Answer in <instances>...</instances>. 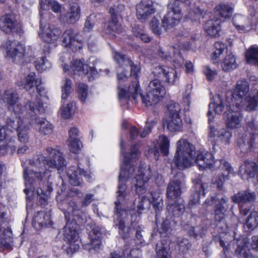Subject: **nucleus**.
I'll use <instances>...</instances> for the list:
<instances>
[{"label":"nucleus","mask_w":258,"mask_h":258,"mask_svg":"<svg viewBox=\"0 0 258 258\" xmlns=\"http://www.w3.org/2000/svg\"><path fill=\"white\" fill-rule=\"evenodd\" d=\"M46 151L48 157L38 155L29 160V164L34 167L33 169H30L28 167L24 168V192L28 201H31L33 199L35 189L37 187L36 181L34 177L41 182L46 173V170L49 169H56L59 170L66 166V161L63 154L58 150L47 147Z\"/></svg>","instance_id":"f257e3e1"},{"label":"nucleus","mask_w":258,"mask_h":258,"mask_svg":"<svg viewBox=\"0 0 258 258\" xmlns=\"http://www.w3.org/2000/svg\"><path fill=\"white\" fill-rule=\"evenodd\" d=\"M140 155V153L139 152L137 147L135 145H133L131 152L126 154L124 156L123 166H121L118 176L117 199L115 202L117 218L114 220V226L121 232H123L125 227V221L129 216L128 211L122 207V206H124L125 199L126 196L125 182L135 171V167L131 165L130 161L138 158Z\"/></svg>","instance_id":"f03ea898"},{"label":"nucleus","mask_w":258,"mask_h":258,"mask_svg":"<svg viewBox=\"0 0 258 258\" xmlns=\"http://www.w3.org/2000/svg\"><path fill=\"white\" fill-rule=\"evenodd\" d=\"M176 145L173 162L177 168L180 170L189 168L195 163L200 170L211 168L214 164L213 155L210 152L199 153L196 158L195 146L185 140H179Z\"/></svg>","instance_id":"7ed1b4c3"},{"label":"nucleus","mask_w":258,"mask_h":258,"mask_svg":"<svg viewBox=\"0 0 258 258\" xmlns=\"http://www.w3.org/2000/svg\"><path fill=\"white\" fill-rule=\"evenodd\" d=\"M68 204L71 209L64 212L66 224L63 228V240L68 245L65 250L71 255L80 247L78 229V225L83 222V213L74 202H70Z\"/></svg>","instance_id":"20e7f679"},{"label":"nucleus","mask_w":258,"mask_h":258,"mask_svg":"<svg viewBox=\"0 0 258 258\" xmlns=\"http://www.w3.org/2000/svg\"><path fill=\"white\" fill-rule=\"evenodd\" d=\"M1 99L6 104L8 109L16 115H22L26 112L24 116L29 117L35 114L37 109L35 108L34 103L27 101L23 104L19 102V95L12 88L5 90L1 95Z\"/></svg>","instance_id":"39448f33"},{"label":"nucleus","mask_w":258,"mask_h":258,"mask_svg":"<svg viewBox=\"0 0 258 258\" xmlns=\"http://www.w3.org/2000/svg\"><path fill=\"white\" fill-rule=\"evenodd\" d=\"M41 79L40 78L36 79L35 74L33 72L29 74L23 80L17 82L18 86L26 91L30 90L35 85L37 92L39 95L37 96L36 98V102L37 104L36 109L40 113H44L47 108L48 98L46 96L45 88L41 86Z\"/></svg>","instance_id":"423d86ee"},{"label":"nucleus","mask_w":258,"mask_h":258,"mask_svg":"<svg viewBox=\"0 0 258 258\" xmlns=\"http://www.w3.org/2000/svg\"><path fill=\"white\" fill-rule=\"evenodd\" d=\"M248 91V82L245 80L238 81L233 92L230 94L231 98L230 99L232 102H234L235 105L237 102H238L242 107L244 101L246 103L247 110L249 111L254 110L258 105V90L256 89L253 90L252 95L249 96L243 100V98L246 96Z\"/></svg>","instance_id":"0eeeda50"},{"label":"nucleus","mask_w":258,"mask_h":258,"mask_svg":"<svg viewBox=\"0 0 258 258\" xmlns=\"http://www.w3.org/2000/svg\"><path fill=\"white\" fill-rule=\"evenodd\" d=\"M0 28L7 34L16 33L21 36L24 33L21 24L18 22L15 15L13 13L7 14L1 17Z\"/></svg>","instance_id":"6e6552de"},{"label":"nucleus","mask_w":258,"mask_h":258,"mask_svg":"<svg viewBox=\"0 0 258 258\" xmlns=\"http://www.w3.org/2000/svg\"><path fill=\"white\" fill-rule=\"evenodd\" d=\"M184 184V175L181 172H178L168 183L166 188L167 200L178 199L181 194V188Z\"/></svg>","instance_id":"1a4fd4ad"},{"label":"nucleus","mask_w":258,"mask_h":258,"mask_svg":"<svg viewBox=\"0 0 258 258\" xmlns=\"http://www.w3.org/2000/svg\"><path fill=\"white\" fill-rule=\"evenodd\" d=\"M152 74L169 85H175L178 82L176 71L172 68L158 66L154 68Z\"/></svg>","instance_id":"9d476101"},{"label":"nucleus","mask_w":258,"mask_h":258,"mask_svg":"<svg viewBox=\"0 0 258 258\" xmlns=\"http://www.w3.org/2000/svg\"><path fill=\"white\" fill-rule=\"evenodd\" d=\"M211 201L214 205V218L220 222L224 219L225 213L229 209L228 199L225 196L219 194L211 197Z\"/></svg>","instance_id":"9b49d317"},{"label":"nucleus","mask_w":258,"mask_h":258,"mask_svg":"<svg viewBox=\"0 0 258 258\" xmlns=\"http://www.w3.org/2000/svg\"><path fill=\"white\" fill-rule=\"evenodd\" d=\"M228 99V96H226V100H224L220 95H216L213 98V100L209 105V110L208 112L209 117H211L212 114V110H214L216 113L221 114L225 106L226 107L227 110H233V108L235 106L234 102H232L231 100Z\"/></svg>","instance_id":"f8f14e48"},{"label":"nucleus","mask_w":258,"mask_h":258,"mask_svg":"<svg viewBox=\"0 0 258 258\" xmlns=\"http://www.w3.org/2000/svg\"><path fill=\"white\" fill-rule=\"evenodd\" d=\"M242 108V105L237 102L233 110H228L224 113L225 123L228 127L234 128L240 126L241 116L240 112Z\"/></svg>","instance_id":"ddd939ff"},{"label":"nucleus","mask_w":258,"mask_h":258,"mask_svg":"<svg viewBox=\"0 0 258 258\" xmlns=\"http://www.w3.org/2000/svg\"><path fill=\"white\" fill-rule=\"evenodd\" d=\"M71 67L73 75L75 76L83 77L86 75H89L90 76L88 78L90 80L91 77L93 78L97 75V71L95 68L89 67L81 60H74Z\"/></svg>","instance_id":"4468645a"},{"label":"nucleus","mask_w":258,"mask_h":258,"mask_svg":"<svg viewBox=\"0 0 258 258\" xmlns=\"http://www.w3.org/2000/svg\"><path fill=\"white\" fill-rule=\"evenodd\" d=\"M151 176L150 168L148 169L141 168L138 171V174L135 178L134 182L136 186V192L142 195L146 192L147 187L146 184Z\"/></svg>","instance_id":"2eb2a0df"},{"label":"nucleus","mask_w":258,"mask_h":258,"mask_svg":"<svg viewBox=\"0 0 258 258\" xmlns=\"http://www.w3.org/2000/svg\"><path fill=\"white\" fill-rule=\"evenodd\" d=\"M256 136H257V134L245 133L239 137L237 141V145L241 152H248L255 147L257 139Z\"/></svg>","instance_id":"dca6fc26"},{"label":"nucleus","mask_w":258,"mask_h":258,"mask_svg":"<svg viewBox=\"0 0 258 258\" xmlns=\"http://www.w3.org/2000/svg\"><path fill=\"white\" fill-rule=\"evenodd\" d=\"M67 176L69 179V182L73 186L80 185L82 181V177L89 179L90 175L81 168L80 163L78 164V167H70L67 170Z\"/></svg>","instance_id":"f3484780"},{"label":"nucleus","mask_w":258,"mask_h":258,"mask_svg":"<svg viewBox=\"0 0 258 258\" xmlns=\"http://www.w3.org/2000/svg\"><path fill=\"white\" fill-rule=\"evenodd\" d=\"M195 186V191L192 192L189 198L188 205L190 208L199 204L201 195L205 196L206 190L208 187L207 183L203 182L198 178L193 180Z\"/></svg>","instance_id":"a211bd4d"},{"label":"nucleus","mask_w":258,"mask_h":258,"mask_svg":"<svg viewBox=\"0 0 258 258\" xmlns=\"http://www.w3.org/2000/svg\"><path fill=\"white\" fill-rule=\"evenodd\" d=\"M137 17L141 22H144L155 12L152 2L149 0H143L136 6Z\"/></svg>","instance_id":"6ab92c4d"},{"label":"nucleus","mask_w":258,"mask_h":258,"mask_svg":"<svg viewBox=\"0 0 258 258\" xmlns=\"http://www.w3.org/2000/svg\"><path fill=\"white\" fill-rule=\"evenodd\" d=\"M61 33V30L54 26H48L45 29H43L41 34L42 40L48 43H54L58 39Z\"/></svg>","instance_id":"aec40b11"},{"label":"nucleus","mask_w":258,"mask_h":258,"mask_svg":"<svg viewBox=\"0 0 258 258\" xmlns=\"http://www.w3.org/2000/svg\"><path fill=\"white\" fill-rule=\"evenodd\" d=\"M248 244L246 238H240L237 240L235 252L238 258H254L248 248Z\"/></svg>","instance_id":"412c9836"},{"label":"nucleus","mask_w":258,"mask_h":258,"mask_svg":"<svg viewBox=\"0 0 258 258\" xmlns=\"http://www.w3.org/2000/svg\"><path fill=\"white\" fill-rule=\"evenodd\" d=\"M80 16V7L75 5L70 8L68 12L60 15L59 18L63 23L74 24L79 19Z\"/></svg>","instance_id":"4be33fe9"},{"label":"nucleus","mask_w":258,"mask_h":258,"mask_svg":"<svg viewBox=\"0 0 258 258\" xmlns=\"http://www.w3.org/2000/svg\"><path fill=\"white\" fill-rule=\"evenodd\" d=\"M233 23L237 30L241 33H245L251 29L249 20L242 15L235 14L233 17Z\"/></svg>","instance_id":"5701e85b"},{"label":"nucleus","mask_w":258,"mask_h":258,"mask_svg":"<svg viewBox=\"0 0 258 258\" xmlns=\"http://www.w3.org/2000/svg\"><path fill=\"white\" fill-rule=\"evenodd\" d=\"M167 210L173 216L179 217L184 212L185 207L181 199L168 200Z\"/></svg>","instance_id":"b1692460"},{"label":"nucleus","mask_w":258,"mask_h":258,"mask_svg":"<svg viewBox=\"0 0 258 258\" xmlns=\"http://www.w3.org/2000/svg\"><path fill=\"white\" fill-rule=\"evenodd\" d=\"M50 222V215L44 211H39L34 215L32 224L36 229L39 230L46 226Z\"/></svg>","instance_id":"393cba45"},{"label":"nucleus","mask_w":258,"mask_h":258,"mask_svg":"<svg viewBox=\"0 0 258 258\" xmlns=\"http://www.w3.org/2000/svg\"><path fill=\"white\" fill-rule=\"evenodd\" d=\"M255 199L254 192L245 190L237 192L232 197V201L235 203H248L254 201Z\"/></svg>","instance_id":"a878e982"},{"label":"nucleus","mask_w":258,"mask_h":258,"mask_svg":"<svg viewBox=\"0 0 258 258\" xmlns=\"http://www.w3.org/2000/svg\"><path fill=\"white\" fill-rule=\"evenodd\" d=\"M221 21L218 19H211L207 21L204 25V30L207 34L211 37H217L219 36Z\"/></svg>","instance_id":"bb28decb"},{"label":"nucleus","mask_w":258,"mask_h":258,"mask_svg":"<svg viewBox=\"0 0 258 258\" xmlns=\"http://www.w3.org/2000/svg\"><path fill=\"white\" fill-rule=\"evenodd\" d=\"M234 5L231 4L220 3L215 8L216 14L223 18H230L232 15Z\"/></svg>","instance_id":"cd10ccee"},{"label":"nucleus","mask_w":258,"mask_h":258,"mask_svg":"<svg viewBox=\"0 0 258 258\" xmlns=\"http://www.w3.org/2000/svg\"><path fill=\"white\" fill-rule=\"evenodd\" d=\"M34 120L38 127V132L42 135H50L52 132L53 127L51 123L43 118L33 117L31 118Z\"/></svg>","instance_id":"c85d7f7f"},{"label":"nucleus","mask_w":258,"mask_h":258,"mask_svg":"<svg viewBox=\"0 0 258 258\" xmlns=\"http://www.w3.org/2000/svg\"><path fill=\"white\" fill-rule=\"evenodd\" d=\"M92 229V233L89 234L90 238V245L91 248L97 250L100 246V238L101 237V228L98 226L93 225L90 226Z\"/></svg>","instance_id":"c756f323"},{"label":"nucleus","mask_w":258,"mask_h":258,"mask_svg":"<svg viewBox=\"0 0 258 258\" xmlns=\"http://www.w3.org/2000/svg\"><path fill=\"white\" fill-rule=\"evenodd\" d=\"M142 102L147 107L156 105L158 103L162 97L158 95L157 94L154 93L149 90H147L145 95L142 94H139Z\"/></svg>","instance_id":"7c9ffc66"},{"label":"nucleus","mask_w":258,"mask_h":258,"mask_svg":"<svg viewBox=\"0 0 258 258\" xmlns=\"http://www.w3.org/2000/svg\"><path fill=\"white\" fill-rule=\"evenodd\" d=\"M164 127L167 128L171 132L180 131L182 126V122L180 117H169L163 122Z\"/></svg>","instance_id":"2f4dec72"},{"label":"nucleus","mask_w":258,"mask_h":258,"mask_svg":"<svg viewBox=\"0 0 258 258\" xmlns=\"http://www.w3.org/2000/svg\"><path fill=\"white\" fill-rule=\"evenodd\" d=\"M181 19L178 15H175L171 12H168L162 19V26L166 29H170L178 24Z\"/></svg>","instance_id":"473e14b6"},{"label":"nucleus","mask_w":258,"mask_h":258,"mask_svg":"<svg viewBox=\"0 0 258 258\" xmlns=\"http://www.w3.org/2000/svg\"><path fill=\"white\" fill-rule=\"evenodd\" d=\"M25 55V46L20 43L8 51V56L17 61H21Z\"/></svg>","instance_id":"72a5a7b5"},{"label":"nucleus","mask_w":258,"mask_h":258,"mask_svg":"<svg viewBox=\"0 0 258 258\" xmlns=\"http://www.w3.org/2000/svg\"><path fill=\"white\" fill-rule=\"evenodd\" d=\"M14 115H11L10 116L8 117L6 121V125L7 127L9 128L12 131L14 130H17V127L19 125H22V124H24V122L22 121L20 119V117L21 116L30 119L32 118L34 116H35L36 114L33 116L29 117H26L24 115L26 114V112L22 115H17L14 113Z\"/></svg>","instance_id":"f704fd0d"},{"label":"nucleus","mask_w":258,"mask_h":258,"mask_svg":"<svg viewBox=\"0 0 258 258\" xmlns=\"http://www.w3.org/2000/svg\"><path fill=\"white\" fill-rule=\"evenodd\" d=\"M257 169L258 167L255 163L250 161H246L244 164L240 167L239 173L242 174L243 171V172L247 175L248 177L251 178L255 176Z\"/></svg>","instance_id":"c9c22d12"},{"label":"nucleus","mask_w":258,"mask_h":258,"mask_svg":"<svg viewBox=\"0 0 258 258\" xmlns=\"http://www.w3.org/2000/svg\"><path fill=\"white\" fill-rule=\"evenodd\" d=\"M147 90L151 91L163 97L165 93V88L157 79L151 81L148 85Z\"/></svg>","instance_id":"e433bc0d"},{"label":"nucleus","mask_w":258,"mask_h":258,"mask_svg":"<svg viewBox=\"0 0 258 258\" xmlns=\"http://www.w3.org/2000/svg\"><path fill=\"white\" fill-rule=\"evenodd\" d=\"M40 16L42 15V10L51 9L55 13H58L61 10L60 5L56 1L51 0H40Z\"/></svg>","instance_id":"4c0bfd02"},{"label":"nucleus","mask_w":258,"mask_h":258,"mask_svg":"<svg viewBox=\"0 0 258 258\" xmlns=\"http://www.w3.org/2000/svg\"><path fill=\"white\" fill-rule=\"evenodd\" d=\"M122 27L118 23L116 17H113L111 20L108 22V26L105 30V32L107 34L114 36V33H120L122 32Z\"/></svg>","instance_id":"58836bf2"},{"label":"nucleus","mask_w":258,"mask_h":258,"mask_svg":"<svg viewBox=\"0 0 258 258\" xmlns=\"http://www.w3.org/2000/svg\"><path fill=\"white\" fill-rule=\"evenodd\" d=\"M50 175L48 176L47 189L45 190L44 188L42 189H37V194L38 197H39V202L41 205H45L46 204L47 201V197L50 195L51 192L52 191V187L51 186V182L49 183V180L51 178Z\"/></svg>","instance_id":"ea45409f"},{"label":"nucleus","mask_w":258,"mask_h":258,"mask_svg":"<svg viewBox=\"0 0 258 258\" xmlns=\"http://www.w3.org/2000/svg\"><path fill=\"white\" fill-rule=\"evenodd\" d=\"M237 66L235 56L231 53L226 56L222 63V69L227 72L236 69Z\"/></svg>","instance_id":"a19ab883"},{"label":"nucleus","mask_w":258,"mask_h":258,"mask_svg":"<svg viewBox=\"0 0 258 258\" xmlns=\"http://www.w3.org/2000/svg\"><path fill=\"white\" fill-rule=\"evenodd\" d=\"M17 133L19 141L23 143H27L29 139V128L27 124H22L17 127Z\"/></svg>","instance_id":"79ce46f5"},{"label":"nucleus","mask_w":258,"mask_h":258,"mask_svg":"<svg viewBox=\"0 0 258 258\" xmlns=\"http://www.w3.org/2000/svg\"><path fill=\"white\" fill-rule=\"evenodd\" d=\"M258 225V212L252 211L247 218L244 225V228L247 231H250L255 229Z\"/></svg>","instance_id":"37998d69"},{"label":"nucleus","mask_w":258,"mask_h":258,"mask_svg":"<svg viewBox=\"0 0 258 258\" xmlns=\"http://www.w3.org/2000/svg\"><path fill=\"white\" fill-rule=\"evenodd\" d=\"M245 57L247 63L258 67V47L251 46L246 51Z\"/></svg>","instance_id":"c03bdc74"},{"label":"nucleus","mask_w":258,"mask_h":258,"mask_svg":"<svg viewBox=\"0 0 258 258\" xmlns=\"http://www.w3.org/2000/svg\"><path fill=\"white\" fill-rule=\"evenodd\" d=\"M15 150L14 142L9 138V136L3 142H0V152L2 154H12Z\"/></svg>","instance_id":"a18cd8bd"},{"label":"nucleus","mask_w":258,"mask_h":258,"mask_svg":"<svg viewBox=\"0 0 258 258\" xmlns=\"http://www.w3.org/2000/svg\"><path fill=\"white\" fill-rule=\"evenodd\" d=\"M78 36V33H76L74 30L69 29L66 30L62 35V44L65 47L70 46V44L75 38Z\"/></svg>","instance_id":"49530a36"},{"label":"nucleus","mask_w":258,"mask_h":258,"mask_svg":"<svg viewBox=\"0 0 258 258\" xmlns=\"http://www.w3.org/2000/svg\"><path fill=\"white\" fill-rule=\"evenodd\" d=\"M117 78L118 80V98L119 99L123 98L126 97L127 95V91L124 87L123 83L127 81V77L124 73L117 74Z\"/></svg>","instance_id":"de8ad7c7"},{"label":"nucleus","mask_w":258,"mask_h":258,"mask_svg":"<svg viewBox=\"0 0 258 258\" xmlns=\"http://www.w3.org/2000/svg\"><path fill=\"white\" fill-rule=\"evenodd\" d=\"M227 46L221 42H216L214 44L215 51L213 52L211 59L214 63L217 62L220 55L225 51Z\"/></svg>","instance_id":"09e8293b"},{"label":"nucleus","mask_w":258,"mask_h":258,"mask_svg":"<svg viewBox=\"0 0 258 258\" xmlns=\"http://www.w3.org/2000/svg\"><path fill=\"white\" fill-rule=\"evenodd\" d=\"M114 60L121 67H127L132 64V61L125 55L115 52L114 55Z\"/></svg>","instance_id":"8fccbe9b"},{"label":"nucleus","mask_w":258,"mask_h":258,"mask_svg":"<svg viewBox=\"0 0 258 258\" xmlns=\"http://www.w3.org/2000/svg\"><path fill=\"white\" fill-rule=\"evenodd\" d=\"M114 60L121 67H127L132 64V61L125 55L115 52L114 55Z\"/></svg>","instance_id":"3c124183"},{"label":"nucleus","mask_w":258,"mask_h":258,"mask_svg":"<svg viewBox=\"0 0 258 258\" xmlns=\"http://www.w3.org/2000/svg\"><path fill=\"white\" fill-rule=\"evenodd\" d=\"M159 147L161 153L164 155H167L168 154L169 147V140L164 135H161L159 137Z\"/></svg>","instance_id":"603ef678"},{"label":"nucleus","mask_w":258,"mask_h":258,"mask_svg":"<svg viewBox=\"0 0 258 258\" xmlns=\"http://www.w3.org/2000/svg\"><path fill=\"white\" fill-rule=\"evenodd\" d=\"M167 109L169 112V117H180L179 115L180 106L178 103H171L168 106Z\"/></svg>","instance_id":"864d4df0"},{"label":"nucleus","mask_w":258,"mask_h":258,"mask_svg":"<svg viewBox=\"0 0 258 258\" xmlns=\"http://www.w3.org/2000/svg\"><path fill=\"white\" fill-rule=\"evenodd\" d=\"M246 132L252 134H257L256 138H258V126L255 123L254 120L252 118L246 119Z\"/></svg>","instance_id":"5fc2aeb1"},{"label":"nucleus","mask_w":258,"mask_h":258,"mask_svg":"<svg viewBox=\"0 0 258 258\" xmlns=\"http://www.w3.org/2000/svg\"><path fill=\"white\" fill-rule=\"evenodd\" d=\"M77 92L81 101L84 102L88 95V86L83 83H79L78 85Z\"/></svg>","instance_id":"6e6d98bb"},{"label":"nucleus","mask_w":258,"mask_h":258,"mask_svg":"<svg viewBox=\"0 0 258 258\" xmlns=\"http://www.w3.org/2000/svg\"><path fill=\"white\" fill-rule=\"evenodd\" d=\"M151 205V201L145 197H142L138 205V212L141 214L142 211L149 209Z\"/></svg>","instance_id":"4d7b16f0"},{"label":"nucleus","mask_w":258,"mask_h":258,"mask_svg":"<svg viewBox=\"0 0 258 258\" xmlns=\"http://www.w3.org/2000/svg\"><path fill=\"white\" fill-rule=\"evenodd\" d=\"M207 228L206 226L205 227L200 226L190 227L187 230L189 235L196 238L199 235L201 236L203 231L206 230Z\"/></svg>","instance_id":"13d9d810"},{"label":"nucleus","mask_w":258,"mask_h":258,"mask_svg":"<svg viewBox=\"0 0 258 258\" xmlns=\"http://www.w3.org/2000/svg\"><path fill=\"white\" fill-rule=\"evenodd\" d=\"M71 81L69 79H66L65 80L64 85L62 87L61 98L63 100H65L68 97L71 92Z\"/></svg>","instance_id":"bf43d9fd"},{"label":"nucleus","mask_w":258,"mask_h":258,"mask_svg":"<svg viewBox=\"0 0 258 258\" xmlns=\"http://www.w3.org/2000/svg\"><path fill=\"white\" fill-rule=\"evenodd\" d=\"M157 119H154L151 121L147 120L146 126L144 128L143 131L140 134L142 138L146 137L151 132L152 128L157 123Z\"/></svg>","instance_id":"052dcab7"},{"label":"nucleus","mask_w":258,"mask_h":258,"mask_svg":"<svg viewBox=\"0 0 258 258\" xmlns=\"http://www.w3.org/2000/svg\"><path fill=\"white\" fill-rule=\"evenodd\" d=\"M95 17L93 15H90L88 16L84 24V31L85 32H90L92 30L95 24Z\"/></svg>","instance_id":"680f3d73"},{"label":"nucleus","mask_w":258,"mask_h":258,"mask_svg":"<svg viewBox=\"0 0 258 258\" xmlns=\"http://www.w3.org/2000/svg\"><path fill=\"white\" fill-rule=\"evenodd\" d=\"M69 142V148L70 151L74 153H78L82 147V143L79 139Z\"/></svg>","instance_id":"e2e57ef3"},{"label":"nucleus","mask_w":258,"mask_h":258,"mask_svg":"<svg viewBox=\"0 0 258 258\" xmlns=\"http://www.w3.org/2000/svg\"><path fill=\"white\" fill-rule=\"evenodd\" d=\"M74 105V102L70 103L67 104V106L63 107L61 110V116L63 118L68 119L72 115V112L74 111L73 106Z\"/></svg>","instance_id":"0e129e2a"},{"label":"nucleus","mask_w":258,"mask_h":258,"mask_svg":"<svg viewBox=\"0 0 258 258\" xmlns=\"http://www.w3.org/2000/svg\"><path fill=\"white\" fill-rule=\"evenodd\" d=\"M231 136V133L225 129H221L217 132V137L222 141L228 143Z\"/></svg>","instance_id":"69168bd1"},{"label":"nucleus","mask_w":258,"mask_h":258,"mask_svg":"<svg viewBox=\"0 0 258 258\" xmlns=\"http://www.w3.org/2000/svg\"><path fill=\"white\" fill-rule=\"evenodd\" d=\"M145 236V232L141 226H138L136 229V240L137 244H142L144 242V237Z\"/></svg>","instance_id":"338daca9"},{"label":"nucleus","mask_w":258,"mask_h":258,"mask_svg":"<svg viewBox=\"0 0 258 258\" xmlns=\"http://www.w3.org/2000/svg\"><path fill=\"white\" fill-rule=\"evenodd\" d=\"M139 91L138 83L134 82L132 83L131 85L128 86L127 92L131 94L133 98L135 99L138 95Z\"/></svg>","instance_id":"774afa93"}]
</instances>
